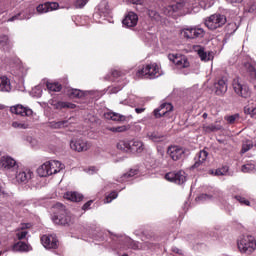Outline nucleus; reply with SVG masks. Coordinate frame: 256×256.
Wrapping results in <instances>:
<instances>
[{
    "instance_id": "f257e3e1",
    "label": "nucleus",
    "mask_w": 256,
    "mask_h": 256,
    "mask_svg": "<svg viewBox=\"0 0 256 256\" xmlns=\"http://www.w3.org/2000/svg\"><path fill=\"white\" fill-rule=\"evenodd\" d=\"M187 9L188 11H193L195 9V3L193 0H175L171 2L169 5L162 8V12L167 17H177V15H181V11Z\"/></svg>"
},
{
    "instance_id": "f03ea898",
    "label": "nucleus",
    "mask_w": 256,
    "mask_h": 256,
    "mask_svg": "<svg viewBox=\"0 0 256 256\" xmlns=\"http://www.w3.org/2000/svg\"><path fill=\"white\" fill-rule=\"evenodd\" d=\"M54 209H58L56 214L52 217L53 223L56 225H71L73 223V220L71 219V215L67 213V210L65 209V205L62 203H56L54 206Z\"/></svg>"
},
{
    "instance_id": "7ed1b4c3",
    "label": "nucleus",
    "mask_w": 256,
    "mask_h": 256,
    "mask_svg": "<svg viewBox=\"0 0 256 256\" xmlns=\"http://www.w3.org/2000/svg\"><path fill=\"white\" fill-rule=\"evenodd\" d=\"M238 249L240 253H245L246 255H251L256 249V240L255 237L248 235L242 236L237 241Z\"/></svg>"
},
{
    "instance_id": "20e7f679",
    "label": "nucleus",
    "mask_w": 256,
    "mask_h": 256,
    "mask_svg": "<svg viewBox=\"0 0 256 256\" xmlns=\"http://www.w3.org/2000/svg\"><path fill=\"white\" fill-rule=\"evenodd\" d=\"M227 23V18L225 15L221 14H213L208 17L205 21V25L210 31H215V29H219L222 25Z\"/></svg>"
},
{
    "instance_id": "39448f33",
    "label": "nucleus",
    "mask_w": 256,
    "mask_h": 256,
    "mask_svg": "<svg viewBox=\"0 0 256 256\" xmlns=\"http://www.w3.org/2000/svg\"><path fill=\"white\" fill-rule=\"evenodd\" d=\"M137 77H145V79H157L159 77V66L157 64H148L138 70Z\"/></svg>"
},
{
    "instance_id": "423d86ee",
    "label": "nucleus",
    "mask_w": 256,
    "mask_h": 256,
    "mask_svg": "<svg viewBox=\"0 0 256 256\" xmlns=\"http://www.w3.org/2000/svg\"><path fill=\"white\" fill-rule=\"evenodd\" d=\"M232 87L238 97H242L243 99H249V97H251L249 86L241 84L239 79L233 80Z\"/></svg>"
},
{
    "instance_id": "0eeeda50",
    "label": "nucleus",
    "mask_w": 256,
    "mask_h": 256,
    "mask_svg": "<svg viewBox=\"0 0 256 256\" xmlns=\"http://www.w3.org/2000/svg\"><path fill=\"white\" fill-rule=\"evenodd\" d=\"M180 34L184 37V39H197L205 36V30H203V28L189 27L183 28L180 31Z\"/></svg>"
},
{
    "instance_id": "6e6552de",
    "label": "nucleus",
    "mask_w": 256,
    "mask_h": 256,
    "mask_svg": "<svg viewBox=\"0 0 256 256\" xmlns=\"http://www.w3.org/2000/svg\"><path fill=\"white\" fill-rule=\"evenodd\" d=\"M169 61H172L178 69H187L190 66L189 60L185 55L169 54Z\"/></svg>"
},
{
    "instance_id": "1a4fd4ad",
    "label": "nucleus",
    "mask_w": 256,
    "mask_h": 256,
    "mask_svg": "<svg viewBox=\"0 0 256 256\" xmlns=\"http://www.w3.org/2000/svg\"><path fill=\"white\" fill-rule=\"evenodd\" d=\"M165 179L176 185H183L187 181V177L183 171L169 172L165 175Z\"/></svg>"
},
{
    "instance_id": "9d476101",
    "label": "nucleus",
    "mask_w": 256,
    "mask_h": 256,
    "mask_svg": "<svg viewBox=\"0 0 256 256\" xmlns=\"http://www.w3.org/2000/svg\"><path fill=\"white\" fill-rule=\"evenodd\" d=\"M167 155H169L172 161H179L183 159L185 149H183L181 146H170L167 149Z\"/></svg>"
},
{
    "instance_id": "9b49d317",
    "label": "nucleus",
    "mask_w": 256,
    "mask_h": 256,
    "mask_svg": "<svg viewBox=\"0 0 256 256\" xmlns=\"http://www.w3.org/2000/svg\"><path fill=\"white\" fill-rule=\"evenodd\" d=\"M41 243L45 249H57V247H59V240L55 235L42 236Z\"/></svg>"
},
{
    "instance_id": "f8f14e48",
    "label": "nucleus",
    "mask_w": 256,
    "mask_h": 256,
    "mask_svg": "<svg viewBox=\"0 0 256 256\" xmlns=\"http://www.w3.org/2000/svg\"><path fill=\"white\" fill-rule=\"evenodd\" d=\"M70 148L73 151H77L78 153H81L83 151H89V149H91V144L87 143V141L83 139L72 140L70 142Z\"/></svg>"
},
{
    "instance_id": "ddd939ff",
    "label": "nucleus",
    "mask_w": 256,
    "mask_h": 256,
    "mask_svg": "<svg viewBox=\"0 0 256 256\" xmlns=\"http://www.w3.org/2000/svg\"><path fill=\"white\" fill-rule=\"evenodd\" d=\"M207 157H209V152H207V150H200L194 157L195 163L190 167V169H199V167L207 161Z\"/></svg>"
},
{
    "instance_id": "4468645a",
    "label": "nucleus",
    "mask_w": 256,
    "mask_h": 256,
    "mask_svg": "<svg viewBox=\"0 0 256 256\" xmlns=\"http://www.w3.org/2000/svg\"><path fill=\"white\" fill-rule=\"evenodd\" d=\"M10 111L15 115H21V117H31V115H33V110H31V108L24 107L21 104L12 106Z\"/></svg>"
},
{
    "instance_id": "2eb2a0df",
    "label": "nucleus",
    "mask_w": 256,
    "mask_h": 256,
    "mask_svg": "<svg viewBox=\"0 0 256 256\" xmlns=\"http://www.w3.org/2000/svg\"><path fill=\"white\" fill-rule=\"evenodd\" d=\"M37 173L39 177H49V175H55V173H57V169H54L53 171V168H51V162L48 161L37 169Z\"/></svg>"
},
{
    "instance_id": "dca6fc26",
    "label": "nucleus",
    "mask_w": 256,
    "mask_h": 256,
    "mask_svg": "<svg viewBox=\"0 0 256 256\" xmlns=\"http://www.w3.org/2000/svg\"><path fill=\"white\" fill-rule=\"evenodd\" d=\"M171 111H173V105L171 103H163L158 109L154 110V116L156 119H161V117H165Z\"/></svg>"
},
{
    "instance_id": "f3484780",
    "label": "nucleus",
    "mask_w": 256,
    "mask_h": 256,
    "mask_svg": "<svg viewBox=\"0 0 256 256\" xmlns=\"http://www.w3.org/2000/svg\"><path fill=\"white\" fill-rule=\"evenodd\" d=\"M0 165L3 169L9 171V169L17 168V161L10 156H2L0 159Z\"/></svg>"
},
{
    "instance_id": "a211bd4d",
    "label": "nucleus",
    "mask_w": 256,
    "mask_h": 256,
    "mask_svg": "<svg viewBox=\"0 0 256 256\" xmlns=\"http://www.w3.org/2000/svg\"><path fill=\"white\" fill-rule=\"evenodd\" d=\"M138 21L139 16H137V14H135L134 12H129L125 19L122 21V23L123 25H125V27L131 28L137 26Z\"/></svg>"
},
{
    "instance_id": "6ab92c4d",
    "label": "nucleus",
    "mask_w": 256,
    "mask_h": 256,
    "mask_svg": "<svg viewBox=\"0 0 256 256\" xmlns=\"http://www.w3.org/2000/svg\"><path fill=\"white\" fill-rule=\"evenodd\" d=\"M215 94L223 97L227 93V81L225 79H220L214 84Z\"/></svg>"
},
{
    "instance_id": "aec40b11",
    "label": "nucleus",
    "mask_w": 256,
    "mask_h": 256,
    "mask_svg": "<svg viewBox=\"0 0 256 256\" xmlns=\"http://www.w3.org/2000/svg\"><path fill=\"white\" fill-rule=\"evenodd\" d=\"M145 150V145L142 141L131 140L130 141V153H143Z\"/></svg>"
},
{
    "instance_id": "412c9836",
    "label": "nucleus",
    "mask_w": 256,
    "mask_h": 256,
    "mask_svg": "<svg viewBox=\"0 0 256 256\" xmlns=\"http://www.w3.org/2000/svg\"><path fill=\"white\" fill-rule=\"evenodd\" d=\"M64 198L67 199L68 201H72L73 203H79L83 201V194L79 192H66L64 194Z\"/></svg>"
},
{
    "instance_id": "4be33fe9",
    "label": "nucleus",
    "mask_w": 256,
    "mask_h": 256,
    "mask_svg": "<svg viewBox=\"0 0 256 256\" xmlns=\"http://www.w3.org/2000/svg\"><path fill=\"white\" fill-rule=\"evenodd\" d=\"M104 117L106 119H110L111 121H118L120 123H123V122L127 121V116L116 113V112L105 113Z\"/></svg>"
},
{
    "instance_id": "5701e85b",
    "label": "nucleus",
    "mask_w": 256,
    "mask_h": 256,
    "mask_svg": "<svg viewBox=\"0 0 256 256\" xmlns=\"http://www.w3.org/2000/svg\"><path fill=\"white\" fill-rule=\"evenodd\" d=\"M33 173L31 171H20L16 173V181L18 183H27L31 179Z\"/></svg>"
},
{
    "instance_id": "b1692460",
    "label": "nucleus",
    "mask_w": 256,
    "mask_h": 256,
    "mask_svg": "<svg viewBox=\"0 0 256 256\" xmlns=\"http://www.w3.org/2000/svg\"><path fill=\"white\" fill-rule=\"evenodd\" d=\"M0 91L9 93L11 91V81L5 76L0 77Z\"/></svg>"
},
{
    "instance_id": "393cba45",
    "label": "nucleus",
    "mask_w": 256,
    "mask_h": 256,
    "mask_svg": "<svg viewBox=\"0 0 256 256\" xmlns=\"http://www.w3.org/2000/svg\"><path fill=\"white\" fill-rule=\"evenodd\" d=\"M31 249H33V248H31V245H29L25 242H22V241L14 244V246H13L14 251L28 252V251H31Z\"/></svg>"
},
{
    "instance_id": "a878e982",
    "label": "nucleus",
    "mask_w": 256,
    "mask_h": 256,
    "mask_svg": "<svg viewBox=\"0 0 256 256\" xmlns=\"http://www.w3.org/2000/svg\"><path fill=\"white\" fill-rule=\"evenodd\" d=\"M198 56L200 57L201 61H211V58L213 57V55L211 54V52H205V48L200 47L197 50Z\"/></svg>"
},
{
    "instance_id": "bb28decb",
    "label": "nucleus",
    "mask_w": 256,
    "mask_h": 256,
    "mask_svg": "<svg viewBox=\"0 0 256 256\" xmlns=\"http://www.w3.org/2000/svg\"><path fill=\"white\" fill-rule=\"evenodd\" d=\"M52 105L54 109H75V104L69 102L58 101Z\"/></svg>"
},
{
    "instance_id": "cd10ccee",
    "label": "nucleus",
    "mask_w": 256,
    "mask_h": 256,
    "mask_svg": "<svg viewBox=\"0 0 256 256\" xmlns=\"http://www.w3.org/2000/svg\"><path fill=\"white\" fill-rule=\"evenodd\" d=\"M68 95L71 99H81L85 97V92L79 89H70L68 90Z\"/></svg>"
},
{
    "instance_id": "c85d7f7f",
    "label": "nucleus",
    "mask_w": 256,
    "mask_h": 256,
    "mask_svg": "<svg viewBox=\"0 0 256 256\" xmlns=\"http://www.w3.org/2000/svg\"><path fill=\"white\" fill-rule=\"evenodd\" d=\"M130 147V141L120 140L117 143V149H119V151H123L124 153H130Z\"/></svg>"
},
{
    "instance_id": "c756f323",
    "label": "nucleus",
    "mask_w": 256,
    "mask_h": 256,
    "mask_svg": "<svg viewBox=\"0 0 256 256\" xmlns=\"http://www.w3.org/2000/svg\"><path fill=\"white\" fill-rule=\"evenodd\" d=\"M139 170L137 169H130L128 172L124 173L121 177V181L125 182V181H131V179H133L134 175H138Z\"/></svg>"
},
{
    "instance_id": "7c9ffc66",
    "label": "nucleus",
    "mask_w": 256,
    "mask_h": 256,
    "mask_svg": "<svg viewBox=\"0 0 256 256\" xmlns=\"http://www.w3.org/2000/svg\"><path fill=\"white\" fill-rule=\"evenodd\" d=\"M148 138L154 143H161V141H165V136L159 134L158 132H152L151 134H148Z\"/></svg>"
},
{
    "instance_id": "2f4dec72",
    "label": "nucleus",
    "mask_w": 256,
    "mask_h": 256,
    "mask_svg": "<svg viewBox=\"0 0 256 256\" xmlns=\"http://www.w3.org/2000/svg\"><path fill=\"white\" fill-rule=\"evenodd\" d=\"M24 19H31V14H25V12H20L14 16H12L10 19H8V21L12 22V21H23Z\"/></svg>"
},
{
    "instance_id": "473e14b6",
    "label": "nucleus",
    "mask_w": 256,
    "mask_h": 256,
    "mask_svg": "<svg viewBox=\"0 0 256 256\" xmlns=\"http://www.w3.org/2000/svg\"><path fill=\"white\" fill-rule=\"evenodd\" d=\"M69 121L68 120H62L58 122H51L52 129H63V127H68Z\"/></svg>"
},
{
    "instance_id": "72a5a7b5",
    "label": "nucleus",
    "mask_w": 256,
    "mask_h": 256,
    "mask_svg": "<svg viewBox=\"0 0 256 256\" xmlns=\"http://www.w3.org/2000/svg\"><path fill=\"white\" fill-rule=\"evenodd\" d=\"M50 165H51L52 171H55V169H56L57 173H59V171H63V169H65V165L60 163L57 160L50 162Z\"/></svg>"
},
{
    "instance_id": "f704fd0d",
    "label": "nucleus",
    "mask_w": 256,
    "mask_h": 256,
    "mask_svg": "<svg viewBox=\"0 0 256 256\" xmlns=\"http://www.w3.org/2000/svg\"><path fill=\"white\" fill-rule=\"evenodd\" d=\"M47 89L53 91L54 93H59L63 87L59 83H47Z\"/></svg>"
},
{
    "instance_id": "c9c22d12",
    "label": "nucleus",
    "mask_w": 256,
    "mask_h": 256,
    "mask_svg": "<svg viewBox=\"0 0 256 256\" xmlns=\"http://www.w3.org/2000/svg\"><path fill=\"white\" fill-rule=\"evenodd\" d=\"M203 129L206 133H215L216 131H221V126L210 124L208 126H204Z\"/></svg>"
},
{
    "instance_id": "e433bc0d",
    "label": "nucleus",
    "mask_w": 256,
    "mask_h": 256,
    "mask_svg": "<svg viewBox=\"0 0 256 256\" xmlns=\"http://www.w3.org/2000/svg\"><path fill=\"white\" fill-rule=\"evenodd\" d=\"M244 67L248 71V73H250L251 78L255 79L256 78L255 66L252 65L251 63L247 62V63L244 64Z\"/></svg>"
},
{
    "instance_id": "4c0bfd02",
    "label": "nucleus",
    "mask_w": 256,
    "mask_h": 256,
    "mask_svg": "<svg viewBox=\"0 0 256 256\" xmlns=\"http://www.w3.org/2000/svg\"><path fill=\"white\" fill-rule=\"evenodd\" d=\"M241 171L242 173H253V171H256L255 164H244Z\"/></svg>"
},
{
    "instance_id": "58836bf2",
    "label": "nucleus",
    "mask_w": 256,
    "mask_h": 256,
    "mask_svg": "<svg viewBox=\"0 0 256 256\" xmlns=\"http://www.w3.org/2000/svg\"><path fill=\"white\" fill-rule=\"evenodd\" d=\"M228 172H229V167L228 166H224L222 168L216 169L215 172H214V175L216 177L224 176V175H227Z\"/></svg>"
},
{
    "instance_id": "ea45409f",
    "label": "nucleus",
    "mask_w": 256,
    "mask_h": 256,
    "mask_svg": "<svg viewBox=\"0 0 256 256\" xmlns=\"http://www.w3.org/2000/svg\"><path fill=\"white\" fill-rule=\"evenodd\" d=\"M244 113L250 115V117H256V106H246L244 108Z\"/></svg>"
},
{
    "instance_id": "a19ab883",
    "label": "nucleus",
    "mask_w": 256,
    "mask_h": 256,
    "mask_svg": "<svg viewBox=\"0 0 256 256\" xmlns=\"http://www.w3.org/2000/svg\"><path fill=\"white\" fill-rule=\"evenodd\" d=\"M214 3L215 2L213 0H201L200 3H199V6L202 9H210V7H213Z\"/></svg>"
},
{
    "instance_id": "79ce46f5",
    "label": "nucleus",
    "mask_w": 256,
    "mask_h": 256,
    "mask_svg": "<svg viewBox=\"0 0 256 256\" xmlns=\"http://www.w3.org/2000/svg\"><path fill=\"white\" fill-rule=\"evenodd\" d=\"M0 45H2V47H8L9 45H11V40H9V36L1 35L0 36Z\"/></svg>"
},
{
    "instance_id": "37998d69",
    "label": "nucleus",
    "mask_w": 256,
    "mask_h": 256,
    "mask_svg": "<svg viewBox=\"0 0 256 256\" xmlns=\"http://www.w3.org/2000/svg\"><path fill=\"white\" fill-rule=\"evenodd\" d=\"M87 3H89V0H75L74 7L75 9H83Z\"/></svg>"
},
{
    "instance_id": "c03bdc74",
    "label": "nucleus",
    "mask_w": 256,
    "mask_h": 256,
    "mask_svg": "<svg viewBox=\"0 0 256 256\" xmlns=\"http://www.w3.org/2000/svg\"><path fill=\"white\" fill-rule=\"evenodd\" d=\"M251 149H253V143L248 140L242 145L241 153H247V151H251Z\"/></svg>"
},
{
    "instance_id": "a18cd8bd",
    "label": "nucleus",
    "mask_w": 256,
    "mask_h": 256,
    "mask_svg": "<svg viewBox=\"0 0 256 256\" xmlns=\"http://www.w3.org/2000/svg\"><path fill=\"white\" fill-rule=\"evenodd\" d=\"M46 6L49 11H57L59 9V3L57 2H46Z\"/></svg>"
},
{
    "instance_id": "49530a36",
    "label": "nucleus",
    "mask_w": 256,
    "mask_h": 256,
    "mask_svg": "<svg viewBox=\"0 0 256 256\" xmlns=\"http://www.w3.org/2000/svg\"><path fill=\"white\" fill-rule=\"evenodd\" d=\"M36 11L38 13H49V8H47V2L37 6Z\"/></svg>"
},
{
    "instance_id": "de8ad7c7",
    "label": "nucleus",
    "mask_w": 256,
    "mask_h": 256,
    "mask_svg": "<svg viewBox=\"0 0 256 256\" xmlns=\"http://www.w3.org/2000/svg\"><path fill=\"white\" fill-rule=\"evenodd\" d=\"M12 127L14 129H29V125L21 122H13Z\"/></svg>"
},
{
    "instance_id": "09e8293b",
    "label": "nucleus",
    "mask_w": 256,
    "mask_h": 256,
    "mask_svg": "<svg viewBox=\"0 0 256 256\" xmlns=\"http://www.w3.org/2000/svg\"><path fill=\"white\" fill-rule=\"evenodd\" d=\"M239 118V115L235 114V115H231V116H226L225 119L226 121L230 124L233 125V123H235V121Z\"/></svg>"
},
{
    "instance_id": "8fccbe9b",
    "label": "nucleus",
    "mask_w": 256,
    "mask_h": 256,
    "mask_svg": "<svg viewBox=\"0 0 256 256\" xmlns=\"http://www.w3.org/2000/svg\"><path fill=\"white\" fill-rule=\"evenodd\" d=\"M235 199L238 200L239 203H241V205H247L248 207H249V205H251V202H249V200H246L242 196H235Z\"/></svg>"
},
{
    "instance_id": "3c124183",
    "label": "nucleus",
    "mask_w": 256,
    "mask_h": 256,
    "mask_svg": "<svg viewBox=\"0 0 256 256\" xmlns=\"http://www.w3.org/2000/svg\"><path fill=\"white\" fill-rule=\"evenodd\" d=\"M197 199L198 201H211V199H213V196L208 194H201L197 197Z\"/></svg>"
},
{
    "instance_id": "603ef678",
    "label": "nucleus",
    "mask_w": 256,
    "mask_h": 256,
    "mask_svg": "<svg viewBox=\"0 0 256 256\" xmlns=\"http://www.w3.org/2000/svg\"><path fill=\"white\" fill-rule=\"evenodd\" d=\"M117 197V192H112L106 197L105 203H111V201H113V199H117Z\"/></svg>"
},
{
    "instance_id": "864d4df0",
    "label": "nucleus",
    "mask_w": 256,
    "mask_h": 256,
    "mask_svg": "<svg viewBox=\"0 0 256 256\" xmlns=\"http://www.w3.org/2000/svg\"><path fill=\"white\" fill-rule=\"evenodd\" d=\"M130 129L131 126L129 125L117 126V133H125V131H129Z\"/></svg>"
},
{
    "instance_id": "5fc2aeb1",
    "label": "nucleus",
    "mask_w": 256,
    "mask_h": 256,
    "mask_svg": "<svg viewBox=\"0 0 256 256\" xmlns=\"http://www.w3.org/2000/svg\"><path fill=\"white\" fill-rule=\"evenodd\" d=\"M29 232H27V231H19L17 234H16V237H17V239H19V241H21V240H23V239H25V237H27V234H28Z\"/></svg>"
},
{
    "instance_id": "6e6d98bb",
    "label": "nucleus",
    "mask_w": 256,
    "mask_h": 256,
    "mask_svg": "<svg viewBox=\"0 0 256 256\" xmlns=\"http://www.w3.org/2000/svg\"><path fill=\"white\" fill-rule=\"evenodd\" d=\"M148 15L152 19H158V17H159V13H157V11H155V10H149Z\"/></svg>"
},
{
    "instance_id": "4d7b16f0",
    "label": "nucleus",
    "mask_w": 256,
    "mask_h": 256,
    "mask_svg": "<svg viewBox=\"0 0 256 256\" xmlns=\"http://www.w3.org/2000/svg\"><path fill=\"white\" fill-rule=\"evenodd\" d=\"M91 205H93V200H89L82 206L83 211H88V209H91Z\"/></svg>"
},
{
    "instance_id": "13d9d810",
    "label": "nucleus",
    "mask_w": 256,
    "mask_h": 256,
    "mask_svg": "<svg viewBox=\"0 0 256 256\" xmlns=\"http://www.w3.org/2000/svg\"><path fill=\"white\" fill-rule=\"evenodd\" d=\"M8 194H7V191L5 190V188L3 187V185L0 184V197H7Z\"/></svg>"
},
{
    "instance_id": "bf43d9fd",
    "label": "nucleus",
    "mask_w": 256,
    "mask_h": 256,
    "mask_svg": "<svg viewBox=\"0 0 256 256\" xmlns=\"http://www.w3.org/2000/svg\"><path fill=\"white\" fill-rule=\"evenodd\" d=\"M133 5H143V0H130Z\"/></svg>"
},
{
    "instance_id": "052dcab7",
    "label": "nucleus",
    "mask_w": 256,
    "mask_h": 256,
    "mask_svg": "<svg viewBox=\"0 0 256 256\" xmlns=\"http://www.w3.org/2000/svg\"><path fill=\"white\" fill-rule=\"evenodd\" d=\"M120 76H121V72L120 71H118V70L112 71V77L117 78V77H120Z\"/></svg>"
},
{
    "instance_id": "680f3d73",
    "label": "nucleus",
    "mask_w": 256,
    "mask_h": 256,
    "mask_svg": "<svg viewBox=\"0 0 256 256\" xmlns=\"http://www.w3.org/2000/svg\"><path fill=\"white\" fill-rule=\"evenodd\" d=\"M173 253H177L178 255H182L183 251H181L179 248L177 247H173L172 248Z\"/></svg>"
},
{
    "instance_id": "e2e57ef3",
    "label": "nucleus",
    "mask_w": 256,
    "mask_h": 256,
    "mask_svg": "<svg viewBox=\"0 0 256 256\" xmlns=\"http://www.w3.org/2000/svg\"><path fill=\"white\" fill-rule=\"evenodd\" d=\"M135 112L139 115L145 112V108H135Z\"/></svg>"
},
{
    "instance_id": "0e129e2a",
    "label": "nucleus",
    "mask_w": 256,
    "mask_h": 256,
    "mask_svg": "<svg viewBox=\"0 0 256 256\" xmlns=\"http://www.w3.org/2000/svg\"><path fill=\"white\" fill-rule=\"evenodd\" d=\"M158 153H159V155H160V157H161V160L163 161V159H165V151H163V150H158Z\"/></svg>"
},
{
    "instance_id": "69168bd1",
    "label": "nucleus",
    "mask_w": 256,
    "mask_h": 256,
    "mask_svg": "<svg viewBox=\"0 0 256 256\" xmlns=\"http://www.w3.org/2000/svg\"><path fill=\"white\" fill-rule=\"evenodd\" d=\"M29 227H31V224H29V223H27V224H22L21 230L23 231V229H29Z\"/></svg>"
},
{
    "instance_id": "338daca9",
    "label": "nucleus",
    "mask_w": 256,
    "mask_h": 256,
    "mask_svg": "<svg viewBox=\"0 0 256 256\" xmlns=\"http://www.w3.org/2000/svg\"><path fill=\"white\" fill-rule=\"evenodd\" d=\"M255 10H256V5H253L252 7H250L248 9V13H253V11H255Z\"/></svg>"
},
{
    "instance_id": "774afa93",
    "label": "nucleus",
    "mask_w": 256,
    "mask_h": 256,
    "mask_svg": "<svg viewBox=\"0 0 256 256\" xmlns=\"http://www.w3.org/2000/svg\"><path fill=\"white\" fill-rule=\"evenodd\" d=\"M229 3H243V0H228Z\"/></svg>"
}]
</instances>
